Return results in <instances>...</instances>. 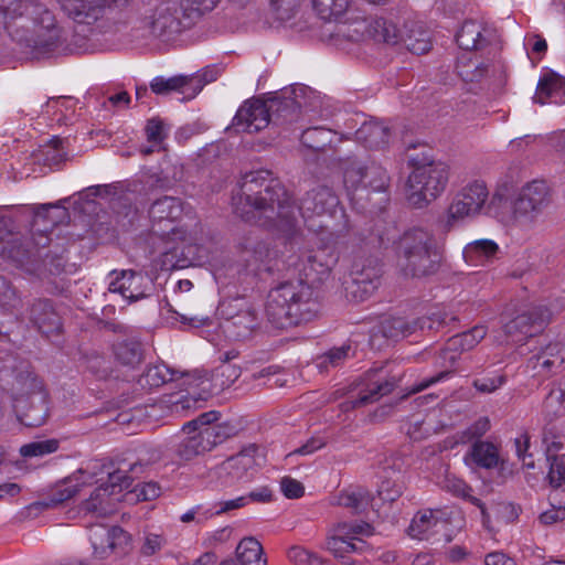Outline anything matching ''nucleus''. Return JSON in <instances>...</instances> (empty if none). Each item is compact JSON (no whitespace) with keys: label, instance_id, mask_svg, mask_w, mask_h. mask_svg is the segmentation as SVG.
I'll use <instances>...</instances> for the list:
<instances>
[{"label":"nucleus","instance_id":"423d86ee","mask_svg":"<svg viewBox=\"0 0 565 565\" xmlns=\"http://www.w3.org/2000/svg\"><path fill=\"white\" fill-rule=\"evenodd\" d=\"M413 171L408 177V202L422 209L435 201L447 188L450 168L427 153L409 157Z\"/></svg>","mask_w":565,"mask_h":565},{"label":"nucleus","instance_id":"f704fd0d","mask_svg":"<svg viewBox=\"0 0 565 565\" xmlns=\"http://www.w3.org/2000/svg\"><path fill=\"white\" fill-rule=\"evenodd\" d=\"M182 214V202L175 196H163L156 200L150 209L149 216L153 222L168 221L173 223Z\"/></svg>","mask_w":565,"mask_h":565},{"label":"nucleus","instance_id":"4be33fe9","mask_svg":"<svg viewBox=\"0 0 565 565\" xmlns=\"http://www.w3.org/2000/svg\"><path fill=\"white\" fill-rule=\"evenodd\" d=\"M550 318L551 312L545 307H532L505 322L503 331L512 341L521 342L540 333Z\"/></svg>","mask_w":565,"mask_h":565},{"label":"nucleus","instance_id":"bb28decb","mask_svg":"<svg viewBox=\"0 0 565 565\" xmlns=\"http://www.w3.org/2000/svg\"><path fill=\"white\" fill-rule=\"evenodd\" d=\"M486 334L487 331L483 326H476L468 331L450 337L440 352L441 359L454 365L462 352L473 349Z\"/></svg>","mask_w":565,"mask_h":565},{"label":"nucleus","instance_id":"7ed1b4c3","mask_svg":"<svg viewBox=\"0 0 565 565\" xmlns=\"http://www.w3.org/2000/svg\"><path fill=\"white\" fill-rule=\"evenodd\" d=\"M0 24L12 41L26 47L51 51L62 40L55 15L36 0H0Z\"/></svg>","mask_w":565,"mask_h":565},{"label":"nucleus","instance_id":"dca6fc26","mask_svg":"<svg viewBox=\"0 0 565 565\" xmlns=\"http://www.w3.org/2000/svg\"><path fill=\"white\" fill-rule=\"evenodd\" d=\"M553 201L551 188L543 180L524 184L512 203L513 217L534 221Z\"/></svg>","mask_w":565,"mask_h":565},{"label":"nucleus","instance_id":"a19ab883","mask_svg":"<svg viewBox=\"0 0 565 565\" xmlns=\"http://www.w3.org/2000/svg\"><path fill=\"white\" fill-rule=\"evenodd\" d=\"M445 524L446 521H440L433 510H426L414 516L408 526V535L413 539L427 540V532L431 527L445 526Z\"/></svg>","mask_w":565,"mask_h":565},{"label":"nucleus","instance_id":"79ce46f5","mask_svg":"<svg viewBox=\"0 0 565 565\" xmlns=\"http://www.w3.org/2000/svg\"><path fill=\"white\" fill-rule=\"evenodd\" d=\"M355 351L350 343L334 347L316 359V365L320 372H328L329 367H338L349 358L354 356Z\"/></svg>","mask_w":565,"mask_h":565},{"label":"nucleus","instance_id":"aec40b11","mask_svg":"<svg viewBox=\"0 0 565 565\" xmlns=\"http://www.w3.org/2000/svg\"><path fill=\"white\" fill-rule=\"evenodd\" d=\"M237 309V300L223 302L221 315L224 317L222 328L226 335L234 341H245L252 338L258 328L259 320L256 310L252 307Z\"/></svg>","mask_w":565,"mask_h":565},{"label":"nucleus","instance_id":"f8f14e48","mask_svg":"<svg viewBox=\"0 0 565 565\" xmlns=\"http://www.w3.org/2000/svg\"><path fill=\"white\" fill-rule=\"evenodd\" d=\"M339 204L338 196L327 185H317L300 200L298 211L309 231L320 234L328 227V221Z\"/></svg>","mask_w":565,"mask_h":565},{"label":"nucleus","instance_id":"09e8293b","mask_svg":"<svg viewBox=\"0 0 565 565\" xmlns=\"http://www.w3.org/2000/svg\"><path fill=\"white\" fill-rule=\"evenodd\" d=\"M473 461L482 468H493L499 463V454L495 446L487 441L473 444L470 452Z\"/></svg>","mask_w":565,"mask_h":565},{"label":"nucleus","instance_id":"e2e57ef3","mask_svg":"<svg viewBox=\"0 0 565 565\" xmlns=\"http://www.w3.org/2000/svg\"><path fill=\"white\" fill-rule=\"evenodd\" d=\"M544 411L551 419L565 413V401L559 388H553L544 401Z\"/></svg>","mask_w":565,"mask_h":565},{"label":"nucleus","instance_id":"680f3d73","mask_svg":"<svg viewBox=\"0 0 565 565\" xmlns=\"http://www.w3.org/2000/svg\"><path fill=\"white\" fill-rule=\"evenodd\" d=\"M288 558L296 565H324L327 563L317 554L300 546L289 548Z\"/></svg>","mask_w":565,"mask_h":565},{"label":"nucleus","instance_id":"f3484780","mask_svg":"<svg viewBox=\"0 0 565 565\" xmlns=\"http://www.w3.org/2000/svg\"><path fill=\"white\" fill-rule=\"evenodd\" d=\"M373 532V526L366 522L339 523L333 529V534L327 540V548L335 557L342 558L344 564H352L351 562L345 561L347 555L355 552H362L365 547V542L361 540L359 535L370 536Z\"/></svg>","mask_w":565,"mask_h":565},{"label":"nucleus","instance_id":"13d9d810","mask_svg":"<svg viewBox=\"0 0 565 565\" xmlns=\"http://www.w3.org/2000/svg\"><path fill=\"white\" fill-rule=\"evenodd\" d=\"M100 2L103 7V13L100 14L97 22L93 24L95 29V33H104L110 30V17L109 14L113 12V7L115 8H124L130 0H97Z\"/></svg>","mask_w":565,"mask_h":565},{"label":"nucleus","instance_id":"5701e85b","mask_svg":"<svg viewBox=\"0 0 565 565\" xmlns=\"http://www.w3.org/2000/svg\"><path fill=\"white\" fill-rule=\"evenodd\" d=\"M65 11L71 17L76 26L74 29L75 38L83 36L84 39L93 35L95 29L93 24L98 21L103 13V7L97 0H57Z\"/></svg>","mask_w":565,"mask_h":565},{"label":"nucleus","instance_id":"b1692460","mask_svg":"<svg viewBox=\"0 0 565 565\" xmlns=\"http://www.w3.org/2000/svg\"><path fill=\"white\" fill-rule=\"evenodd\" d=\"M103 470L107 472V481L100 483L104 489L114 497L119 498L124 490L131 487L135 478L143 471L140 461L128 462L126 459H115L103 463Z\"/></svg>","mask_w":565,"mask_h":565},{"label":"nucleus","instance_id":"412c9836","mask_svg":"<svg viewBox=\"0 0 565 565\" xmlns=\"http://www.w3.org/2000/svg\"><path fill=\"white\" fill-rule=\"evenodd\" d=\"M29 211L33 215L32 237L29 241H31V248H33L34 253H39L40 259L46 252H50L47 247L51 243V237L47 235L49 226L44 224L43 228H41L40 223H51L52 226H55L68 217V211L63 206L51 203L39 207H31Z\"/></svg>","mask_w":565,"mask_h":565},{"label":"nucleus","instance_id":"39448f33","mask_svg":"<svg viewBox=\"0 0 565 565\" xmlns=\"http://www.w3.org/2000/svg\"><path fill=\"white\" fill-rule=\"evenodd\" d=\"M397 254L404 274L418 278L435 275L443 259L434 235L423 228L405 232L398 241Z\"/></svg>","mask_w":565,"mask_h":565},{"label":"nucleus","instance_id":"393cba45","mask_svg":"<svg viewBox=\"0 0 565 565\" xmlns=\"http://www.w3.org/2000/svg\"><path fill=\"white\" fill-rule=\"evenodd\" d=\"M270 121L267 99H252L241 106L233 119V128L237 131L258 132Z\"/></svg>","mask_w":565,"mask_h":565},{"label":"nucleus","instance_id":"58836bf2","mask_svg":"<svg viewBox=\"0 0 565 565\" xmlns=\"http://www.w3.org/2000/svg\"><path fill=\"white\" fill-rule=\"evenodd\" d=\"M373 499L371 492L365 488L355 487L341 492L338 498V504L358 514L371 505Z\"/></svg>","mask_w":565,"mask_h":565},{"label":"nucleus","instance_id":"c756f323","mask_svg":"<svg viewBox=\"0 0 565 565\" xmlns=\"http://www.w3.org/2000/svg\"><path fill=\"white\" fill-rule=\"evenodd\" d=\"M195 78L193 76L178 75L170 78L158 76L150 83V89L157 95H169L172 92L186 94L189 88L192 93L188 95L189 98L193 97L201 88V85L193 87Z\"/></svg>","mask_w":565,"mask_h":565},{"label":"nucleus","instance_id":"cd10ccee","mask_svg":"<svg viewBox=\"0 0 565 565\" xmlns=\"http://www.w3.org/2000/svg\"><path fill=\"white\" fill-rule=\"evenodd\" d=\"M110 275L116 277L109 282L108 290L110 292H118L130 302L137 301L146 297L141 290V281L143 276L135 270H113Z\"/></svg>","mask_w":565,"mask_h":565},{"label":"nucleus","instance_id":"603ef678","mask_svg":"<svg viewBox=\"0 0 565 565\" xmlns=\"http://www.w3.org/2000/svg\"><path fill=\"white\" fill-rule=\"evenodd\" d=\"M201 429L205 437L206 445L210 447V451L237 434L236 427L230 423L214 424L213 426H206Z\"/></svg>","mask_w":565,"mask_h":565},{"label":"nucleus","instance_id":"0eeeda50","mask_svg":"<svg viewBox=\"0 0 565 565\" xmlns=\"http://www.w3.org/2000/svg\"><path fill=\"white\" fill-rule=\"evenodd\" d=\"M192 14L185 11L181 0H166L151 10L150 14L137 18L132 31L136 38L170 41L195 23Z\"/></svg>","mask_w":565,"mask_h":565},{"label":"nucleus","instance_id":"c9c22d12","mask_svg":"<svg viewBox=\"0 0 565 565\" xmlns=\"http://www.w3.org/2000/svg\"><path fill=\"white\" fill-rule=\"evenodd\" d=\"M207 451H210V447L206 445L202 429L186 434L175 447V455L186 461Z\"/></svg>","mask_w":565,"mask_h":565},{"label":"nucleus","instance_id":"f257e3e1","mask_svg":"<svg viewBox=\"0 0 565 565\" xmlns=\"http://www.w3.org/2000/svg\"><path fill=\"white\" fill-rule=\"evenodd\" d=\"M339 260L333 244H323L309 249L305 255L302 279L280 282L273 288L265 306L267 320L276 329H288L313 320L320 311L309 284L322 282Z\"/></svg>","mask_w":565,"mask_h":565},{"label":"nucleus","instance_id":"72a5a7b5","mask_svg":"<svg viewBox=\"0 0 565 565\" xmlns=\"http://www.w3.org/2000/svg\"><path fill=\"white\" fill-rule=\"evenodd\" d=\"M113 350L116 360L126 366L135 367L141 363L145 356L143 344L135 338L125 339L115 343Z\"/></svg>","mask_w":565,"mask_h":565},{"label":"nucleus","instance_id":"4c0bfd02","mask_svg":"<svg viewBox=\"0 0 565 565\" xmlns=\"http://www.w3.org/2000/svg\"><path fill=\"white\" fill-rule=\"evenodd\" d=\"M259 447L252 444L239 451L237 455L226 460V469L237 478H242L244 473L258 465L256 454Z\"/></svg>","mask_w":565,"mask_h":565},{"label":"nucleus","instance_id":"f03ea898","mask_svg":"<svg viewBox=\"0 0 565 565\" xmlns=\"http://www.w3.org/2000/svg\"><path fill=\"white\" fill-rule=\"evenodd\" d=\"M267 170L245 174L233 193L234 213L269 232L294 237L298 232L295 202L285 185Z\"/></svg>","mask_w":565,"mask_h":565},{"label":"nucleus","instance_id":"9b49d317","mask_svg":"<svg viewBox=\"0 0 565 565\" xmlns=\"http://www.w3.org/2000/svg\"><path fill=\"white\" fill-rule=\"evenodd\" d=\"M0 255L29 274L38 273L41 267L39 253L31 248L29 238L17 232L9 214H0Z\"/></svg>","mask_w":565,"mask_h":565},{"label":"nucleus","instance_id":"c85d7f7f","mask_svg":"<svg viewBox=\"0 0 565 565\" xmlns=\"http://www.w3.org/2000/svg\"><path fill=\"white\" fill-rule=\"evenodd\" d=\"M391 130L387 126L370 120L364 122L356 131L355 138L366 148L382 150L388 145Z\"/></svg>","mask_w":565,"mask_h":565},{"label":"nucleus","instance_id":"a211bd4d","mask_svg":"<svg viewBox=\"0 0 565 565\" xmlns=\"http://www.w3.org/2000/svg\"><path fill=\"white\" fill-rule=\"evenodd\" d=\"M237 252L241 262L255 274L262 270L269 271L271 263L277 257V250L271 242L256 232H249L239 239Z\"/></svg>","mask_w":565,"mask_h":565},{"label":"nucleus","instance_id":"864d4df0","mask_svg":"<svg viewBox=\"0 0 565 565\" xmlns=\"http://www.w3.org/2000/svg\"><path fill=\"white\" fill-rule=\"evenodd\" d=\"M62 142V139L53 138L38 151L35 154L38 161H42L43 164L50 167L64 162L66 160V152L63 150Z\"/></svg>","mask_w":565,"mask_h":565},{"label":"nucleus","instance_id":"8fccbe9b","mask_svg":"<svg viewBox=\"0 0 565 565\" xmlns=\"http://www.w3.org/2000/svg\"><path fill=\"white\" fill-rule=\"evenodd\" d=\"M241 376V369L233 364H221L211 374L212 390L221 392Z\"/></svg>","mask_w":565,"mask_h":565},{"label":"nucleus","instance_id":"3c124183","mask_svg":"<svg viewBox=\"0 0 565 565\" xmlns=\"http://www.w3.org/2000/svg\"><path fill=\"white\" fill-rule=\"evenodd\" d=\"M173 375L174 372H170L166 365H152L140 375L138 383L143 388L159 387L168 381H173Z\"/></svg>","mask_w":565,"mask_h":565},{"label":"nucleus","instance_id":"2eb2a0df","mask_svg":"<svg viewBox=\"0 0 565 565\" xmlns=\"http://www.w3.org/2000/svg\"><path fill=\"white\" fill-rule=\"evenodd\" d=\"M306 86L286 87L267 98L271 125L285 126L298 121L305 105Z\"/></svg>","mask_w":565,"mask_h":565},{"label":"nucleus","instance_id":"473e14b6","mask_svg":"<svg viewBox=\"0 0 565 565\" xmlns=\"http://www.w3.org/2000/svg\"><path fill=\"white\" fill-rule=\"evenodd\" d=\"M499 253L497 243L490 239H479L468 244L463 249V257L467 263L475 266H482L492 262Z\"/></svg>","mask_w":565,"mask_h":565},{"label":"nucleus","instance_id":"052dcab7","mask_svg":"<svg viewBox=\"0 0 565 565\" xmlns=\"http://www.w3.org/2000/svg\"><path fill=\"white\" fill-rule=\"evenodd\" d=\"M177 258L179 259V268H188L196 260H199V246L194 244H186L184 242L173 246Z\"/></svg>","mask_w":565,"mask_h":565},{"label":"nucleus","instance_id":"de8ad7c7","mask_svg":"<svg viewBox=\"0 0 565 565\" xmlns=\"http://www.w3.org/2000/svg\"><path fill=\"white\" fill-rule=\"evenodd\" d=\"M351 0H311L313 10L320 19L330 21L339 19L349 8Z\"/></svg>","mask_w":565,"mask_h":565},{"label":"nucleus","instance_id":"49530a36","mask_svg":"<svg viewBox=\"0 0 565 565\" xmlns=\"http://www.w3.org/2000/svg\"><path fill=\"white\" fill-rule=\"evenodd\" d=\"M332 131L323 127H311L302 131L301 143L303 147L315 151H324L332 142Z\"/></svg>","mask_w":565,"mask_h":565},{"label":"nucleus","instance_id":"c03bdc74","mask_svg":"<svg viewBox=\"0 0 565 565\" xmlns=\"http://www.w3.org/2000/svg\"><path fill=\"white\" fill-rule=\"evenodd\" d=\"M83 483H79V479L75 475L65 478L62 482L56 484L45 503L47 507H55L64 503L65 501L74 498L82 488Z\"/></svg>","mask_w":565,"mask_h":565},{"label":"nucleus","instance_id":"6e6552de","mask_svg":"<svg viewBox=\"0 0 565 565\" xmlns=\"http://www.w3.org/2000/svg\"><path fill=\"white\" fill-rule=\"evenodd\" d=\"M362 29H355L356 35H349L351 40H358L360 34L366 32L377 42L390 45L402 43L409 52L416 55L427 53L431 49L430 31L418 22H407L403 30H399L395 23L383 18L375 19L366 24L365 20L359 23Z\"/></svg>","mask_w":565,"mask_h":565},{"label":"nucleus","instance_id":"4468645a","mask_svg":"<svg viewBox=\"0 0 565 565\" xmlns=\"http://www.w3.org/2000/svg\"><path fill=\"white\" fill-rule=\"evenodd\" d=\"M175 181V175L170 178L161 172L160 174L147 175L140 181H134L127 184L124 183L116 196L111 199L110 207L117 214L129 216L132 212H137L140 205L146 203V199L140 194L142 190H167L172 188Z\"/></svg>","mask_w":565,"mask_h":565},{"label":"nucleus","instance_id":"20e7f679","mask_svg":"<svg viewBox=\"0 0 565 565\" xmlns=\"http://www.w3.org/2000/svg\"><path fill=\"white\" fill-rule=\"evenodd\" d=\"M343 170V181L354 209L361 213H372L382 209L387 201L388 185L386 171L375 163L363 164L356 157L339 158Z\"/></svg>","mask_w":565,"mask_h":565},{"label":"nucleus","instance_id":"a878e982","mask_svg":"<svg viewBox=\"0 0 565 565\" xmlns=\"http://www.w3.org/2000/svg\"><path fill=\"white\" fill-rule=\"evenodd\" d=\"M29 319L46 338L58 335L63 330L61 316L50 299L35 300L30 307Z\"/></svg>","mask_w":565,"mask_h":565},{"label":"nucleus","instance_id":"774afa93","mask_svg":"<svg viewBox=\"0 0 565 565\" xmlns=\"http://www.w3.org/2000/svg\"><path fill=\"white\" fill-rule=\"evenodd\" d=\"M218 416L220 414L215 411L203 413L195 419L185 423L182 426V431L183 434H191L192 431H199L203 427L213 426Z\"/></svg>","mask_w":565,"mask_h":565},{"label":"nucleus","instance_id":"9d476101","mask_svg":"<svg viewBox=\"0 0 565 565\" xmlns=\"http://www.w3.org/2000/svg\"><path fill=\"white\" fill-rule=\"evenodd\" d=\"M382 266L374 257H355L342 281V292L349 302L360 303L373 296L381 285Z\"/></svg>","mask_w":565,"mask_h":565},{"label":"nucleus","instance_id":"338daca9","mask_svg":"<svg viewBox=\"0 0 565 565\" xmlns=\"http://www.w3.org/2000/svg\"><path fill=\"white\" fill-rule=\"evenodd\" d=\"M550 462L547 478L550 484L557 489L565 483V457H554Z\"/></svg>","mask_w":565,"mask_h":565},{"label":"nucleus","instance_id":"7c9ffc66","mask_svg":"<svg viewBox=\"0 0 565 565\" xmlns=\"http://www.w3.org/2000/svg\"><path fill=\"white\" fill-rule=\"evenodd\" d=\"M120 498H114L107 489L100 484L93 490L89 498L81 503V511L93 514L97 518H105L110 514Z\"/></svg>","mask_w":565,"mask_h":565},{"label":"nucleus","instance_id":"ddd939ff","mask_svg":"<svg viewBox=\"0 0 565 565\" xmlns=\"http://www.w3.org/2000/svg\"><path fill=\"white\" fill-rule=\"evenodd\" d=\"M402 377L401 374L386 373L382 366L370 369L363 374L358 384L361 387L358 397L341 403V411L350 412L377 402L398 387Z\"/></svg>","mask_w":565,"mask_h":565},{"label":"nucleus","instance_id":"6ab92c4d","mask_svg":"<svg viewBox=\"0 0 565 565\" xmlns=\"http://www.w3.org/2000/svg\"><path fill=\"white\" fill-rule=\"evenodd\" d=\"M488 194L484 182L475 181L466 185L449 205L444 228L449 231L457 222L465 217L479 214L488 199Z\"/></svg>","mask_w":565,"mask_h":565},{"label":"nucleus","instance_id":"37998d69","mask_svg":"<svg viewBox=\"0 0 565 565\" xmlns=\"http://www.w3.org/2000/svg\"><path fill=\"white\" fill-rule=\"evenodd\" d=\"M412 328V321L402 317H386L377 326L384 338L394 341L413 334Z\"/></svg>","mask_w":565,"mask_h":565},{"label":"nucleus","instance_id":"0e129e2a","mask_svg":"<svg viewBox=\"0 0 565 565\" xmlns=\"http://www.w3.org/2000/svg\"><path fill=\"white\" fill-rule=\"evenodd\" d=\"M532 360H535L534 367L540 366L547 374H557L565 370V356L556 352L555 359L546 355H534Z\"/></svg>","mask_w":565,"mask_h":565},{"label":"nucleus","instance_id":"5fc2aeb1","mask_svg":"<svg viewBox=\"0 0 565 565\" xmlns=\"http://www.w3.org/2000/svg\"><path fill=\"white\" fill-rule=\"evenodd\" d=\"M66 265V260L64 257L56 252H46L45 255L40 258V268L38 273H31V275H36L39 277H43L45 275H60Z\"/></svg>","mask_w":565,"mask_h":565},{"label":"nucleus","instance_id":"e433bc0d","mask_svg":"<svg viewBox=\"0 0 565 565\" xmlns=\"http://www.w3.org/2000/svg\"><path fill=\"white\" fill-rule=\"evenodd\" d=\"M456 41L460 49L481 50L488 45V41L482 36V28L476 21H465L461 29L456 34Z\"/></svg>","mask_w":565,"mask_h":565},{"label":"nucleus","instance_id":"6e6d98bb","mask_svg":"<svg viewBox=\"0 0 565 565\" xmlns=\"http://www.w3.org/2000/svg\"><path fill=\"white\" fill-rule=\"evenodd\" d=\"M60 447V441L55 438L36 440L23 445L20 448L22 457H42L55 452Z\"/></svg>","mask_w":565,"mask_h":565},{"label":"nucleus","instance_id":"4d7b16f0","mask_svg":"<svg viewBox=\"0 0 565 565\" xmlns=\"http://www.w3.org/2000/svg\"><path fill=\"white\" fill-rule=\"evenodd\" d=\"M90 542L94 548V554L98 558H105L110 553V527L99 525L90 533Z\"/></svg>","mask_w":565,"mask_h":565},{"label":"nucleus","instance_id":"a18cd8bd","mask_svg":"<svg viewBox=\"0 0 565 565\" xmlns=\"http://www.w3.org/2000/svg\"><path fill=\"white\" fill-rule=\"evenodd\" d=\"M493 65L489 62H479L478 60H460L457 63V73L463 82H480L483 77H486L490 68Z\"/></svg>","mask_w":565,"mask_h":565},{"label":"nucleus","instance_id":"69168bd1","mask_svg":"<svg viewBox=\"0 0 565 565\" xmlns=\"http://www.w3.org/2000/svg\"><path fill=\"white\" fill-rule=\"evenodd\" d=\"M302 0H270V6L277 19L286 21L295 17Z\"/></svg>","mask_w":565,"mask_h":565},{"label":"nucleus","instance_id":"2f4dec72","mask_svg":"<svg viewBox=\"0 0 565 565\" xmlns=\"http://www.w3.org/2000/svg\"><path fill=\"white\" fill-rule=\"evenodd\" d=\"M565 94V78L554 72L546 73L539 82L534 102L545 104L547 99L561 103Z\"/></svg>","mask_w":565,"mask_h":565},{"label":"nucleus","instance_id":"1a4fd4ad","mask_svg":"<svg viewBox=\"0 0 565 565\" xmlns=\"http://www.w3.org/2000/svg\"><path fill=\"white\" fill-rule=\"evenodd\" d=\"M21 395L15 399L19 420L26 427H40L49 417V394L43 383L32 372H20L17 377Z\"/></svg>","mask_w":565,"mask_h":565},{"label":"nucleus","instance_id":"ea45409f","mask_svg":"<svg viewBox=\"0 0 565 565\" xmlns=\"http://www.w3.org/2000/svg\"><path fill=\"white\" fill-rule=\"evenodd\" d=\"M263 546L254 537L243 539L235 551L236 558L242 565H266V559H263Z\"/></svg>","mask_w":565,"mask_h":565},{"label":"nucleus","instance_id":"bf43d9fd","mask_svg":"<svg viewBox=\"0 0 565 565\" xmlns=\"http://www.w3.org/2000/svg\"><path fill=\"white\" fill-rule=\"evenodd\" d=\"M131 537L122 527L110 526V553L125 555L130 548Z\"/></svg>","mask_w":565,"mask_h":565}]
</instances>
